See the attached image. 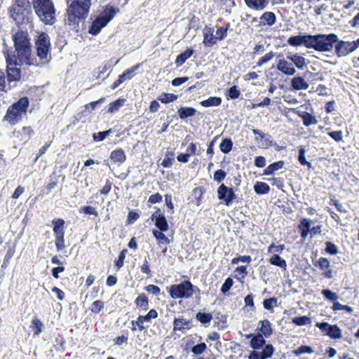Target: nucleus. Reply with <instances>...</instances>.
<instances>
[{"mask_svg": "<svg viewBox=\"0 0 359 359\" xmlns=\"http://www.w3.org/2000/svg\"><path fill=\"white\" fill-rule=\"evenodd\" d=\"M269 262L271 264L279 266L280 268L286 269L287 264L285 259H282L278 255H273L270 259Z\"/></svg>", "mask_w": 359, "mask_h": 359, "instance_id": "72a5a7b5", "label": "nucleus"}, {"mask_svg": "<svg viewBox=\"0 0 359 359\" xmlns=\"http://www.w3.org/2000/svg\"><path fill=\"white\" fill-rule=\"evenodd\" d=\"M177 113L181 119H185L194 116L196 113V110L193 107H182L178 109Z\"/></svg>", "mask_w": 359, "mask_h": 359, "instance_id": "393cba45", "label": "nucleus"}, {"mask_svg": "<svg viewBox=\"0 0 359 359\" xmlns=\"http://www.w3.org/2000/svg\"><path fill=\"white\" fill-rule=\"evenodd\" d=\"M334 36H325L324 34L316 35L304 34L292 36L287 39V43L292 46L304 45L308 48H313L317 51L327 50L330 48V42Z\"/></svg>", "mask_w": 359, "mask_h": 359, "instance_id": "f03ea898", "label": "nucleus"}, {"mask_svg": "<svg viewBox=\"0 0 359 359\" xmlns=\"http://www.w3.org/2000/svg\"><path fill=\"white\" fill-rule=\"evenodd\" d=\"M321 294L323 295V297L330 302H334L339 299V296L336 292H332V290L329 289H323L321 291Z\"/></svg>", "mask_w": 359, "mask_h": 359, "instance_id": "4c0bfd02", "label": "nucleus"}, {"mask_svg": "<svg viewBox=\"0 0 359 359\" xmlns=\"http://www.w3.org/2000/svg\"><path fill=\"white\" fill-rule=\"evenodd\" d=\"M116 14V10L112 6H107L104 12L100 15L103 16L108 22L111 20Z\"/></svg>", "mask_w": 359, "mask_h": 359, "instance_id": "37998d69", "label": "nucleus"}, {"mask_svg": "<svg viewBox=\"0 0 359 359\" xmlns=\"http://www.w3.org/2000/svg\"><path fill=\"white\" fill-rule=\"evenodd\" d=\"M286 58L292 63L299 69H304L307 67L309 61L298 53H287Z\"/></svg>", "mask_w": 359, "mask_h": 359, "instance_id": "f8f14e48", "label": "nucleus"}, {"mask_svg": "<svg viewBox=\"0 0 359 359\" xmlns=\"http://www.w3.org/2000/svg\"><path fill=\"white\" fill-rule=\"evenodd\" d=\"M291 86L295 90H307L309 84L302 76H294L291 80Z\"/></svg>", "mask_w": 359, "mask_h": 359, "instance_id": "a211bd4d", "label": "nucleus"}, {"mask_svg": "<svg viewBox=\"0 0 359 359\" xmlns=\"http://www.w3.org/2000/svg\"><path fill=\"white\" fill-rule=\"evenodd\" d=\"M125 102V99L123 98H119L116 100V101L111 102L109 104L108 111L110 113H114L115 111H118V109L123 105Z\"/></svg>", "mask_w": 359, "mask_h": 359, "instance_id": "79ce46f5", "label": "nucleus"}, {"mask_svg": "<svg viewBox=\"0 0 359 359\" xmlns=\"http://www.w3.org/2000/svg\"><path fill=\"white\" fill-rule=\"evenodd\" d=\"M174 330L182 331L191 328V322L183 318H175L173 321Z\"/></svg>", "mask_w": 359, "mask_h": 359, "instance_id": "412c9836", "label": "nucleus"}, {"mask_svg": "<svg viewBox=\"0 0 359 359\" xmlns=\"http://www.w3.org/2000/svg\"><path fill=\"white\" fill-rule=\"evenodd\" d=\"M4 54L7 63V80L9 83L19 81L21 79V69L20 68L25 62H20L18 58L11 57L8 50H4Z\"/></svg>", "mask_w": 359, "mask_h": 359, "instance_id": "6e6552de", "label": "nucleus"}, {"mask_svg": "<svg viewBox=\"0 0 359 359\" xmlns=\"http://www.w3.org/2000/svg\"><path fill=\"white\" fill-rule=\"evenodd\" d=\"M11 18L17 22L29 21L32 15V6L29 0H15L10 9Z\"/></svg>", "mask_w": 359, "mask_h": 359, "instance_id": "39448f33", "label": "nucleus"}, {"mask_svg": "<svg viewBox=\"0 0 359 359\" xmlns=\"http://www.w3.org/2000/svg\"><path fill=\"white\" fill-rule=\"evenodd\" d=\"M104 308V302L101 300H96L93 302L90 310L93 313H97Z\"/></svg>", "mask_w": 359, "mask_h": 359, "instance_id": "603ef678", "label": "nucleus"}, {"mask_svg": "<svg viewBox=\"0 0 359 359\" xmlns=\"http://www.w3.org/2000/svg\"><path fill=\"white\" fill-rule=\"evenodd\" d=\"M207 348V346L205 343H201L194 346L191 348V351L196 355L201 354L203 353Z\"/></svg>", "mask_w": 359, "mask_h": 359, "instance_id": "5fc2aeb1", "label": "nucleus"}, {"mask_svg": "<svg viewBox=\"0 0 359 359\" xmlns=\"http://www.w3.org/2000/svg\"><path fill=\"white\" fill-rule=\"evenodd\" d=\"M292 322L297 326H302L305 325H310L311 319L306 316L295 317L292 319Z\"/></svg>", "mask_w": 359, "mask_h": 359, "instance_id": "c9c22d12", "label": "nucleus"}, {"mask_svg": "<svg viewBox=\"0 0 359 359\" xmlns=\"http://www.w3.org/2000/svg\"><path fill=\"white\" fill-rule=\"evenodd\" d=\"M163 231L154 229L152 233L154 236L159 241L160 243H169L168 238L163 233Z\"/></svg>", "mask_w": 359, "mask_h": 359, "instance_id": "ea45409f", "label": "nucleus"}, {"mask_svg": "<svg viewBox=\"0 0 359 359\" xmlns=\"http://www.w3.org/2000/svg\"><path fill=\"white\" fill-rule=\"evenodd\" d=\"M306 150L304 147H301L299 150L298 161L302 165H307L309 168L311 167V163L306 160L305 158Z\"/></svg>", "mask_w": 359, "mask_h": 359, "instance_id": "c03bdc74", "label": "nucleus"}, {"mask_svg": "<svg viewBox=\"0 0 359 359\" xmlns=\"http://www.w3.org/2000/svg\"><path fill=\"white\" fill-rule=\"evenodd\" d=\"M137 307L140 311H147L149 308L148 298L144 294H140L135 299Z\"/></svg>", "mask_w": 359, "mask_h": 359, "instance_id": "bb28decb", "label": "nucleus"}, {"mask_svg": "<svg viewBox=\"0 0 359 359\" xmlns=\"http://www.w3.org/2000/svg\"><path fill=\"white\" fill-rule=\"evenodd\" d=\"M109 159L117 165H121L126 161V155L121 148L112 151L109 156Z\"/></svg>", "mask_w": 359, "mask_h": 359, "instance_id": "dca6fc26", "label": "nucleus"}, {"mask_svg": "<svg viewBox=\"0 0 359 359\" xmlns=\"http://www.w3.org/2000/svg\"><path fill=\"white\" fill-rule=\"evenodd\" d=\"M325 251L330 255H336L338 252L337 247L332 243L327 241L325 243Z\"/></svg>", "mask_w": 359, "mask_h": 359, "instance_id": "bf43d9fd", "label": "nucleus"}, {"mask_svg": "<svg viewBox=\"0 0 359 359\" xmlns=\"http://www.w3.org/2000/svg\"><path fill=\"white\" fill-rule=\"evenodd\" d=\"M246 5L254 10L262 11L269 4V0H245Z\"/></svg>", "mask_w": 359, "mask_h": 359, "instance_id": "aec40b11", "label": "nucleus"}, {"mask_svg": "<svg viewBox=\"0 0 359 359\" xmlns=\"http://www.w3.org/2000/svg\"><path fill=\"white\" fill-rule=\"evenodd\" d=\"M311 220L307 218L302 219L300 224L299 225V230H307L310 231Z\"/></svg>", "mask_w": 359, "mask_h": 359, "instance_id": "052dcab7", "label": "nucleus"}, {"mask_svg": "<svg viewBox=\"0 0 359 359\" xmlns=\"http://www.w3.org/2000/svg\"><path fill=\"white\" fill-rule=\"evenodd\" d=\"M254 190L257 194H266L269 192L270 187L265 182H257L254 185Z\"/></svg>", "mask_w": 359, "mask_h": 359, "instance_id": "7c9ffc66", "label": "nucleus"}, {"mask_svg": "<svg viewBox=\"0 0 359 359\" xmlns=\"http://www.w3.org/2000/svg\"><path fill=\"white\" fill-rule=\"evenodd\" d=\"M318 264L322 270H326L330 268V261L327 258L320 257L318 260Z\"/></svg>", "mask_w": 359, "mask_h": 359, "instance_id": "e2e57ef3", "label": "nucleus"}, {"mask_svg": "<svg viewBox=\"0 0 359 359\" xmlns=\"http://www.w3.org/2000/svg\"><path fill=\"white\" fill-rule=\"evenodd\" d=\"M29 104V102L27 97L20 98L8 107L4 120L11 125L16 124L26 115Z\"/></svg>", "mask_w": 359, "mask_h": 359, "instance_id": "20e7f679", "label": "nucleus"}, {"mask_svg": "<svg viewBox=\"0 0 359 359\" xmlns=\"http://www.w3.org/2000/svg\"><path fill=\"white\" fill-rule=\"evenodd\" d=\"M283 165L284 162L283 161H279L273 163H271L269 166H267L266 169L264 170V175H271L273 174L274 172L282 169Z\"/></svg>", "mask_w": 359, "mask_h": 359, "instance_id": "c85d7f7f", "label": "nucleus"}, {"mask_svg": "<svg viewBox=\"0 0 359 359\" xmlns=\"http://www.w3.org/2000/svg\"><path fill=\"white\" fill-rule=\"evenodd\" d=\"M276 68L287 76H293L297 72L296 69L292 66V63L285 59H280L277 62Z\"/></svg>", "mask_w": 359, "mask_h": 359, "instance_id": "ddd939ff", "label": "nucleus"}, {"mask_svg": "<svg viewBox=\"0 0 359 359\" xmlns=\"http://www.w3.org/2000/svg\"><path fill=\"white\" fill-rule=\"evenodd\" d=\"M36 15L45 25H52L55 22V8L52 0H33Z\"/></svg>", "mask_w": 359, "mask_h": 359, "instance_id": "7ed1b4c3", "label": "nucleus"}, {"mask_svg": "<svg viewBox=\"0 0 359 359\" xmlns=\"http://www.w3.org/2000/svg\"><path fill=\"white\" fill-rule=\"evenodd\" d=\"M214 28L205 26L203 29V43L205 46L210 47L216 43L213 37Z\"/></svg>", "mask_w": 359, "mask_h": 359, "instance_id": "f3484780", "label": "nucleus"}, {"mask_svg": "<svg viewBox=\"0 0 359 359\" xmlns=\"http://www.w3.org/2000/svg\"><path fill=\"white\" fill-rule=\"evenodd\" d=\"M265 343L266 340L264 339L262 334L258 333L257 335L252 337L250 346L253 349H259Z\"/></svg>", "mask_w": 359, "mask_h": 359, "instance_id": "cd10ccee", "label": "nucleus"}, {"mask_svg": "<svg viewBox=\"0 0 359 359\" xmlns=\"http://www.w3.org/2000/svg\"><path fill=\"white\" fill-rule=\"evenodd\" d=\"M195 289L199 291L189 280H184L179 284L172 285L169 294L172 299H189L193 296Z\"/></svg>", "mask_w": 359, "mask_h": 359, "instance_id": "0eeeda50", "label": "nucleus"}, {"mask_svg": "<svg viewBox=\"0 0 359 359\" xmlns=\"http://www.w3.org/2000/svg\"><path fill=\"white\" fill-rule=\"evenodd\" d=\"M327 335L334 339H341L342 337L341 330L337 325L330 324L328 331L327 332Z\"/></svg>", "mask_w": 359, "mask_h": 359, "instance_id": "2f4dec72", "label": "nucleus"}, {"mask_svg": "<svg viewBox=\"0 0 359 359\" xmlns=\"http://www.w3.org/2000/svg\"><path fill=\"white\" fill-rule=\"evenodd\" d=\"M222 104V98L219 97H210L207 100L201 102V104L204 107H217Z\"/></svg>", "mask_w": 359, "mask_h": 359, "instance_id": "c756f323", "label": "nucleus"}, {"mask_svg": "<svg viewBox=\"0 0 359 359\" xmlns=\"http://www.w3.org/2000/svg\"><path fill=\"white\" fill-rule=\"evenodd\" d=\"M85 18L81 15H79L78 13H76L75 12L69 11V8L67 9V15L65 18V22L66 24H68L69 25L74 26V28L76 26L79 25V21L81 19Z\"/></svg>", "mask_w": 359, "mask_h": 359, "instance_id": "6ab92c4d", "label": "nucleus"}, {"mask_svg": "<svg viewBox=\"0 0 359 359\" xmlns=\"http://www.w3.org/2000/svg\"><path fill=\"white\" fill-rule=\"evenodd\" d=\"M228 30V27H219L216 31V37L215 39H218L219 41L223 40L226 36V32Z\"/></svg>", "mask_w": 359, "mask_h": 359, "instance_id": "6e6d98bb", "label": "nucleus"}, {"mask_svg": "<svg viewBox=\"0 0 359 359\" xmlns=\"http://www.w3.org/2000/svg\"><path fill=\"white\" fill-rule=\"evenodd\" d=\"M233 280L231 278L228 277L224 283H223L222 287H221V292L223 294H226L231 289V287L233 286Z\"/></svg>", "mask_w": 359, "mask_h": 359, "instance_id": "09e8293b", "label": "nucleus"}, {"mask_svg": "<svg viewBox=\"0 0 359 359\" xmlns=\"http://www.w3.org/2000/svg\"><path fill=\"white\" fill-rule=\"evenodd\" d=\"M277 299L275 297L266 299L263 302L264 308L266 310H271L274 306H277Z\"/></svg>", "mask_w": 359, "mask_h": 359, "instance_id": "49530a36", "label": "nucleus"}, {"mask_svg": "<svg viewBox=\"0 0 359 359\" xmlns=\"http://www.w3.org/2000/svg\"><path fill=\"white\" fill-rule=\"evenodd\" d=\"M128 252V250L127 249H123L119 256H118V260L116 261V266L120 269L123 266V262H124V259H125V257H126V253Z\"/></svg>", "mask_w": 359, "mask_h": 359, "instance_id": "680f3d73", "label": "nucleus"}, {"mask_svg": "<svg viewBox=\"0 0 359 359\" xmlns=\"http://www.w3.org/2000/svg\"><path fill=\"white\" fill-rule=\"evenodd\" d=\"M275 55V53L273 51H270L269 53L265 54L263 57H262L258 62L257 65L259 67L262 66L265 63L268 62L269 60H271Z\"/></svg>", "mask_w": 359, "mask_h": 359, "instance_id": "3c124183", "label": "nucleus"}, {"mask_svg": "<svg viewBox=\"0 0 359 359\" xmlns=\"http://www.w3.org/2000/svg\"><path fill=\"white\" fill-rule=\"evenodd\" d=\"M36 55L41 65H46L51 59L50 38L45 32H41L35 41Z\"/></svg>", "mask_w": 359, "mask_h": 359, "instance_id": "423d86ee", "label": "nucleus"}, {"mask_svg": "<svg viewBox=\"0 0 359 359\" xmlns=\"http://www.w3.org/2000/svg\"><path fill=\"white\" fill-rule=\"evenodd\" d=\"M227 91H228V95H227L231 99H237L241 95V92L238 89L236 86H233L231 87L230 88L228 89Z\"/></svg>", "mask_w": 359, "mask_h": 359, "instance_id": "864d4df0", "label": "nucleus"}, {"mask_svg": "<svg viewBox=\"0 0 359 359\" xmlns=\"http://www.w3.org/2000/svg\"><path fill=\"white\" fill-rule=\"evenodd\" d=\"M313 352V348L311 346H299L295 351L294 353L297 355H299L304 353H311Z\"/></svg>", "mask_w": 359, "mask_h": 359, "instance_id": "8fccbe9b", "label": "nucleus"}, {"mask_svg": "<svg viewBox=\"0 0 359 359\" xmlns=\"http://www.w3.org/2000/svg\"><path fill=\"white\" fill-rule=\"evenodd\" d=\"M226 172L219 169L215 171L213 179L217 182H221L226 177Z\"/></svg>", "mask_w": 359, "mask_h": 359, "instance_id": "13d9d810", "label": "nucleus"}, {"mask_svg": "<svg viewBox=\"0 0 359 359\" xmlns=\"http://www.w3.org/2000/svg\"><path fill=\"white\" fill-rule=\"evenodd\" d=\"M233 147V142L229 138L224 139L219 144V149L224 154H229Z\"/></svg>", "mask_w": 359, "mask_h": 359, "instance_id": "f704fd0d", "label": "nucleus"}, {"mask_svg": "<svg viewBox=\"0 0 359 359\" xmlns=\"http://www.w3.org/2000/svg\"><path fill=\"white\" fill-rule=\"evenodd\" d=\"M328 135L337 142L342 140L343 133L341 130L332 131Z\"/></svg>", "mask_w": 359, "mask_h": 359, "instance_id": "69168bd1", "label": "nucleus"}, {"mask_svg": "<svg viewBox=\"0 0 359 359\" xmlns=\"http://www.w3.org/2000/svg\"><path fill=\"white\" fill-rule=\"evenodd\" d=\"M259 325H260V327L259 329L261 331V334H262V336L269 337L272 334L273 330L271 327V323L269 320L266 319L260 320Z\"/></svg>", "mask_w": 359, "mask_h": 359, "instance_id": "5701e85b", "label": "nucleus"}, {"mask_svg": "<svg viewBox=\"0 0 359 359\" xmlns=\"http://www.w3.org/2000/svg\"><path fill=\"white\" fill-rule=\"evenodd\" d=\"M83 212L87 215H92L95 216H98V213L95 208L92 206H84L82 208Z\"/></svg>", "mask_w": 359, "mask_h": 359, "instance_id": "774afa93", "label": "nucleus"}, {"mask_svg": "<svg viewBox=\"0 0 359 359\" xmlns=\"http://www.w3.org/2000/svg\"><path fill=\"white\" fill-rule=\"evenodd\" d=\"M325 36H333L334 39L330 42L331 46L329 50H321V52H329L331 51L334 47V44L335 43L334 48L336 55L340 57H344L348 55L349 53L355 51L351 41H346L343 40H339L337 34L334 33H331L329 34H325Z\"/></svg>", "mask_w": 359, "mask_h": 359, "instance_id": "1a4fd4ad", "label": "nucleus"}, {"mask_svg": "<svg viewBox=\"0 0 359 359\" xmlns=\"http://www.w3.org/2000/svg\"><path fill=\"white\" fill-rule=\"evenodd\" d=\"M15 47V54L11 55L18 58L20 62L25 65L38 66L36 57L32 54V44L27 32L18 29L12 36Z\"/></svg>", "mask_w": 359, "mask_h": 359, "instance_id": "f257e3e1", "label": "nucleus"}, {"mask_svg": "<svg viewBox=\"0 0 359 359\" xmlns=\"http://www.w3.org/2000/svg\"><path fill=\"white\" fill-rule=\"evenodd\" d=\"M196 318L201 323L207 324L212 320V316L211 313H209L198 312L196 316Z\"/></svg>", "mask_w": 359, "mask_h": 359, "instance_id": "58836bf2", "label": "nucleus"}, {"mask_svg": "<svg viewBox=\"0 0 359 359\" xmlns=\"http://www.w3.org/2000/svg\"><path fill=\"white\" fill-rule=\"evenodd\" d=\"M91 0H74L69 6V11L81 15L85 18L88 14Z\"/></svg>", "mask_w": 359, "mask_h": 359, "instance_id": "9d476101", "label": "nucleus"}, {"mask_svg": "<svg viewBox=\"0 0 359 359\" xmlns=\"http://www.w3.org/2000/svg\"><path fill=\"white\" fill-rule=\"evenodd\" d=\"M146 290L154 295L159 294L161 291L159 287L155 285H149L146 287Z\"/></svg>", "mask_w": 359, "mask_h": 359, "instance_id": "338daca9", "label": "nucleus"}, {"mask_svg": "<svg viewBox=\"0 0 359 359\" xmlns=\"http://www.w3.org/2000/svg\"><path fill=\"white\" fill-rule=\"evenodd\" d=\"M65 236H55V246L58 251L62 250L65 248Z\"/></svg>", "mask_w": 359, "mask_h": 359, "instance_id": "0e129e2a", "label": "nucleus"}, {"mask_svg": "<svg viewBox=\"0 0 359 359\" xmlns=\"http://www.w3.org/2000/svg\"><path fill=\"white\" fill-rule=\"evenodd\" d=\"M155 226L161 231L168 230V224L165 217H161L155 220Z\"/></svg>", "mask_w": 359, "mask_h": 359, "instance_id": "e433bc0d", "label": "nucleus"}, {"mask_svg": "<svg viewBox=\"0 0 359 359\" xmlns=\"http://www.w3.org/2000/svg\"><path fill=\"white\" fill-rule=\"evenodd\" d=\"M144 323H150L151 320L158 316V313L155 309H151L145 316H140Z\"/></svg>", "mask_w": 359, "mask_h": 359, "instance_id": "de8ad7c7", "label": "nucleus"}, {"mask_svg": "<svg viewBox=\"0 0 359 359\" xmlns=\"http://www.w3.org/2000/svg\"><path fill=\"white\" fill-rule=\"evenodd\" d=\"M259 23L262 25H273L276 20V17L273 12H265L260 17Z\"/></svg>", "mask_w": 359, "mask_h": 359, "instance_id": "4be33fe9", "label": "nucleus"}, {"mask_svg": "<svg viewBox=\"0 0 359 359\" xmlns=\"http://www.w3.org/2000/svg\"><path fill=\"white\" fill-rule=\"evenodd\" d=\"M177 99V95L173 93H163L162 94L158 100L164 104H168L174 102Z\"/></svg>", "mask_w": 359, "mask_h": 359, "instance_id": "a19ab883", "label": "nucleus"}, {"mask_svg": "<svg viewBox=\"0 0 359 359\" xmlns=\"http://www.w3.org/2000/svg\"><path fill=\"white\" fill-rule=\"evenodd\" d=\"M194 53V50L187 48L185 51L177 55L175 60V64L177 67L182 66L187 60L191 57Z\"/></svg>", "mask_w": 359, "mask_h": 359, "instance_id": "a878e982", "label": "nucleus"}, {"mask_svg": "<svg viewBox=\"0 0 359 359\" xmlns=\"http://www.w3.org/2000/svg\"><path fill=\"white\" fill-rule=\"evenodd\" d=\"M290 111L296 113L303 121V123L306 126H310L311 125L316 124L318 121L315 116L306 111H299L297 109H290Z\"/></svg>", "mask_w": 359, "mask_h": 359, "instance_id": "2eb2a0df", "label": "nucleus"}, {"mask_svg": "<svg viewBox=\"0 0 359 359\" xmlns=\"http://www.w3.org/2000/svg\"><path fill=\"white\" fill-rule=\"evenodd\" d=\"M108 22H109L103 16L100 15L92 22V25L89 29V33L93 35L97 34L101 31V29L108 24Z\"/></svg>", "mask_w": 359, "mask_h": 359, "instance_id": "4468645a", "label": "nucleus"}, {"mask_svg": "<svg viewBox=\"0 0 359 359\" xmlns=\"http://www.w3.org/2000/svg\"><path fill=\"white\" fill-rule=\"evenodd\" d=\"M32 326L36 330L34 331V334L39 335L42 331L43 323L39 319L35 317L32 320Z\"/></svg>", "mask_w": 359, "mask_h": 359, "instance_id": "a18cd8bd", "label": "nucleus"}, {"mask_svg": "<svg viewBox=\"0 0 359 359\" xmlns=\"http://www.w3.org/2000/svg\"><path fill=\"white\" fill-rule=\"evenodd\" d=\"M55 236H65V221L62 219H55L52 221Z\"/></svg>", "mask_w": 359, "mask_h": 359, "instance_id": "b1692460", "label": "nucleus"}, {"mask_svg": "<svg viewBox=\"0 0 359 359\" xmlns=\"http://www.w3.org/2000/svg\"><path fill=\"white\" fill-rule=\"evenodd\" d=\"M218 199L224 202L229 206L236 198V194L232 188L226 187L224 184H222L217 189Z\"/></svg>", "mask_w": 359, "mask_h": 359, "instance_id": "9b49d317", "label": "nucleus"}, {"mask_svg": "<svg viewBox=\"0 0 359 359\" xmlns=\"http://www.w3.org/2000/svg\"><path fill=\"white\" fill-rule=\"evenodd\" d=\"M274 351V348L271 344H267L264 346L262 354H263V356L264 355V359L266 358H270Z\"/></svg>", "mask_w": 359, "mask_h": 359, "instance_id": "4d7b16f0", "label": "nucleus"}, {"mask_svg": "<svg viewBox=\"0 0 359 359\" xmlns=\"http://www.w3.org/2000/svg\"><path fill=\"white\" fill-rule=\"evenodd\" d=\"M141 64H137L133 67L128 69L123 74L119 75V78L124 82L126 80L130 79L134 76L133 73L140 69Z\"/></svg>", "mask_w": 359, "mask_h": 359, "instance_id": "473e14b6", "label": "nucleus"}]
</instances>
